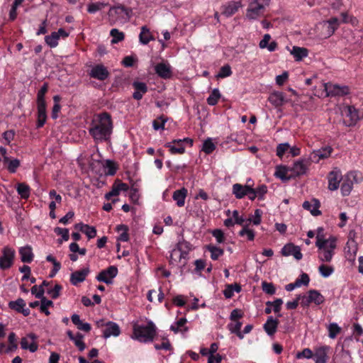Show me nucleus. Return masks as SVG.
<instances>
[{
	"label": "nucleus",
	"mask_w": 363,
	"mask_h": 363,
	"mask_svg": "<svg viewBox=\"0 0 363 363\" xmlns=\"http://www.w3.org/2000/svg\"><path fill=\"white\" fill-rule=\"evenodd\" d=\"M113 130V123L109 113L104 112L99 115L97 122L92 121L89 129V134L96 141H106L109 139Z\"/></svg>",
	"instance_id": "f257e3e1"
},
{
	"label": "nucleus",
	"mask_w": 363,
	"mask_h": 363,
	"mask_svg": "<svg viewBox=\"0 0 363 363\" xmlns=\"http://www.w3.org/2000/svg\"><path fill=\"white\" fill-rule=\"evenodd\" d=\"M133 335L141 342H152L156 335V327L152 321H149L146 325L135 326Z\"/></svg>",
	"instance_id": "f03ea898"
},
{
	"label": "nucleus",
	"mask_w": 363,
	"mask_h": 363,
	"mask_svg": "<svg viewBox=\"0 0 363 363\" xmlns=\"http://www.w3.org/2000/svg\"><path fill=\"white\" fill-rule=\"evenodd\" d=\"M271 0H252L246 10V18L250 21L256 20L264 16L266 7Z\"/></svg>",
	"instance_id": "7ed1b4c3"
},
{
	"label": "nucleus",
	"mask_w": 363,
	"mask_h": 363,
	"mask_svg": "<svg viewBox=\"0 0 363 363\" xmlns=\"http://www.w3.org/2000/svg\"><path fill=\"white\" fill-rule=\"evenodd\" d=\"M341 113L344 117L343 123L347 127L355 125L360 119L359 111L354 106H344Z\"/></svg>",
	"instance_id": "20e7f679"
},
{
	"label": "nucleus",
	"mask_w": 363,
	"mask_h": 363,
	"mask_svg": "<svg viewBox=\"0 0 363 363\" xmlns=\"http://www.w3.org/2000/svg\"><path fill=\"white\" fill-rule=\"evenodd\" d=\"M131 14L132 9L123 5L111 7L108 11L109 16L114 18L115 21L128 20Z\"/></svg>",
	"instance_id": "39448f33"
},
{
	"label": "nucleus",
	"mask_w": 363,
	"mask_h": 363,
	"mask_svg": "<svg viewBox=\"0 0 363 363\" xmlns=\"http://www.w3.org/2000/svg\"><path fill=\"white\" fill-rule=\"evenodd\" d=\"M325 91L328 96H342L350 94L349 86H340L331 83L325 84Z\"/></svg>",
	"instance_id": "423d86ee"
},
{
	"label": "nucleus",
	"mask_w": 363,
	"mask_h": 363,
	"mask_svg": "<svg viewBox=\"0 0 363 363\" xmlns=\"http://www.w3.org/2000/svg\"><path fill=\"white\" fill-rule=\"evenodd\" d=\"M118 274V268L116 266H109L106 269L101 271L96 276L97 281L106 284L113 283V279Z\"/></svg>",
	"instance_id": "0eeeda50"
},
{
	"label": "nucleus",
	"mask_w": 363,
	"mask_h": 363,
	"mask_svg": "<svg viewBox=\"0 0 363 363\" xmlns=\"http://www.w3.org/2000/svg\"><path fill=\"white\" fill-rule=\"evenodd\" d=\"M2 254L0 257V268L1 269H7L13 264L15 250L6 246L3 248Z\"/></svg>",
	"instance_id": "6e6552de"
},
{
	"label": "nucleus",
	"mask_w": 363,
	"mask_h": 363,
	"mask_svg": "<svg viewBox=\"0 0 363 363\" xmlns=\"http://www.w3.org/2000/svg\"><path fill=\"white\" fill-rule=\"evenodd\" d=\"M335 247L336 239H333L328 247L318 250L319 260L322 262H330L332 260Z\"/></svg>",
	"instance_id": "1a4fd4ad"
},
{
	"label": "nucleus",
	"mask_w": 363,
	"mask_h": 363,
	"mask_svg": "<svg viewBox=\"0 0 363 363\" xmlns=\"http://www.w3.org/2000/svg\"><path fill=\"white\" fill-rule=\"evenodd\" d=\"M38 337L34 333H29L26 337L21 340V347L23 350H28L30 352H35L38 348L36 342Z\"/></svg>",
	"instance_id": "9d476101"
},
{
	"label": "nucleus",
	"mask_w": 363,
	"mask_h": 363,
	"mask_svg": "<svg viewBox=\"0 0 363 363\" xmlns=\"http://www.w3.org/2000/svg\"><path fill=\"white\" fill-rule=\"evenodd\" d=\"M339 27V20L336 17L330 18L322 23L323 35L325 38H329Z\"/></svg>",
	"instance_id": "9b49d317"
},
{
	"label": "nucleus",
	"mask_w": 363,
	"mask_h": 363,
	"mask_svg": "<svg viewBox=\"0 0 363 363\" xmlns=\"http://www.w3.org/2000/svg\"><path fill=\"white\" fill-rule=\"evenodd\" d=\"M328 189L330 191L337 190L340 186L341 180L343 179L342 173L340 169L335 168L331 171L328 176Z\"/></svg>",
	"instance_id": "f8f14e48"
},
{
	"label": "nucleus",
	"mask_w": 363,
	"mask_h": 363,
	"mask_svg": "<svg viewBox=\"0 0 363 363\" xmlns=\"http://www.w3.org/2000/svg\"><path fill=\"white\" fill-rule=\"evenodd\" d=\"M309 163L308 160L304 159L295 162L293 167H290L292 177L305 174L308 170Z\"/></svg>",
	"instance_id": "ddd939ff"
},
{
	"label": "nucleus",
	"mask_w": 363,
	"mask_h": 363,
	"mask_svg": "<svg viewBox=\"0 0 363 363\" xmlns=\"http://www.w3.org/2000/svg\"><path fill=\"white\" fill-rule=\"evenodd\" d=\"M281 253L285 257L293 255L296 260H300L303 257L300 247L295 245L293 243H288L282 247Z\"/></svg>",
	"instance_id": "4468645a"
},
{
	"label": "nucleus",
	"mask_w": 363,
	"mask_h": 363,
	"mask_svg": "<svg viewBox=\"0 0 363 363\" xmlns=\"http://www.w3.org/2000/svg\"><path fill=\"white\" fill-rule=\"evenodd\" d=\"M89 75L91 78H94L100 81H104L108 77L109 72L104 65H96L91 68Z\"/></svg>",
	"instance_id": "2eb2a0df"
},
{
	"label": "nucleus",
	"mask_w": 363,
	"mask_h": 363,
	"mask_svg": "<svg viewBox=\"0 0 363 363\" xmlns=\"http://www.w3.org/2000/svg\"><path fill=\"white\" fill-rule=\"evenodd\" d=\"M355 178V172H350L343 178V182L341 185V193L343 196H348L350 194L353 186L352 180H355L357 182Z\"/></svg>",
	"instance_id": "dca6fc26"
},
{
	"label": "nucleus",
	"mask_w": 363,
	"mask_h": 363,
	"mask_svg": "<svg viewBox=\"0 0 363 363\" xmlns=\"http://www.w3.org/2000/svg\"><path fill=\"white\" fill-rule=\"evenodd\" d=\"M10 308L22 313L24 316L30 315V309L26 307V302L23 298H18L16 301H12L9 303Z\"/></svg>",
	"instance_id": "f3484780"
},
{
	"label": "nucleus",
	"mask_w": 363,
	"mask_h": 363,
	"mask_svg": "<svg viewBox=\"0 0 363 363\" xmlns=\"http://www.w3.org/2000/svg\"><path fill=\"white\" fill-rule=\"evenodd\" d=\"M89 272V268L87 267L81 270L72 272L70 275L71 284L74 286H77L79 283L83 282L86 279Z\"/></svg>",
	"instance_id": "a211bd4d"
},
{
	"label": "nucleus",
	"mask_w": 363,
	"mask_h": 363,
	"mask_svg": "<svg viewBox=\"0 0 363 363\" xmlns=\"http://www.w3.org/2000/svg\"><path fill=\"white\" fill-rule=\"evenodd\" d=\"M333 149L330 147H325L314 150L310 156V160L315 162H318L320 160L325 159L330 157Z\"/></svg>",
	"instance_id": "6ab92c4d"
},
{
	"label": "nucleus",
	"mask_w": 363,
	"mask_h": 363,
	"mask_svg": "<svg viewBox=\"0 0 363 363\" xmlns=\"http://www.w3.org/2000/svg\"><path fill=\"white\" fill-rule=\"evenodd\" d=\"M268 101L276 108L283 106L288 101L285 98V94L281 91H274L271 93L269 96Z\"/></svg>",
	"instance_id": "aec40b11"
},
{
	"label": "nucleus",
	"mask_w": 363,
	"mask_h": 363,
	"mask_svg": "<svg viewBox=\"0 0 363 363\" xmlns=\"http://www.w3.org/2000/svg\"><path fill=\"white\" fill-rule=\"evenodd\" d=\"M121 330L118 325L114 322L108 321L106 323V329L103 332V337L108 338L111 336L117 337L120 335Z\"/></svg>",
	"instance_id": "412c9836"
},
{
	"label": "nucleus",
	"mask_w": 363,
	"mask_h": 363,
	"mask_svg": "<svg viewBox=\"0 0 363 363\" xmlns=\"http://www.w3.org/2000/svg\"><path fill=\"white\" fill-rule=\"evenodd\" d=\"M279 323L278 319L274 318L273 316H269L263 325V328L268 335L272 336L277 332Z\"/></svg>",
	"instance_id": "4be33fe9"
},
{
	"label": "nucleus",
	"mask_w": 363,
	"mask_h": 363,
	"mask_svg": "<svg viewBox=\"0 0 363 363\" xmlns=\"http://www.w3.org/2000/svg\"><path fill=\"white\" fill-rule=\"evenodd\" d=\"M241 6L240 1H230L222 6V14L226 17H230L235 13Z\"/></svg>",
	"instance_id": "5701e85b"
},
{
	"label": "nucleus",
	"mask_w": 363,
	"mask_h": 363,
	"mask_svg": "<svg viewBox=\"0 0 363 363\" xmlns=\"http://www.w3.org/2000/svg\"><path fill=\"white\" fill-rule=\"evenodd\" d=\"M133 87L135 89L133 97L136 100H140L143 95L147 91V86L145 82H133Z\"/></svg>",
	"instance_id": "b1692460"
},
{
	"label": "nucleus",
	"mask_w": 363,
	"mask_h": 363,
	"mask_svg": "<svg viewBox=\"0 0 363 363\" xmlns=\"http://www.w3.org/2000/svg\"><path fill=\"white\" fill-rule=\"evenodd\" d=\"M155 72L163 79H169L172 72L169 65L164 63H159L155 67Z\"/></svg>",
	"instance_id": "393cba45"
},
{
	"label": "nucleus",
	"mask_w": 363,
	"mask_h": 363,
	"mask_svg": "<svg viewBox=\"0 0 363 363\" xmlns=\"http://www.w3.org/2000/svg\"><path fill=\"white\" fill-rule=\"evenodd\" d=\"M320 202L317 199H313L312 201H306L303 203V208L309 211L313 216H317L321 214V211L318 210Z\"/></svg>",
	"instance_id": "a878e982"
},
{
	"label": "nucleus",
	"mask_w": 363,
	"mask_h": 363,
	"mask_svg": "<svg viewBox=\"0 0 363 363\" xmlns=\"http://www.w3.org/2000/svg\"><path fill=\"white\" fill-rule=\"evenodd\" d=\"M19 255L21 256V260L26 263H30L34 257L32 248L29 245L21 247L19 249Z\"/></svg>",
	"instance_id": "bb28decb"
},
{
	"label": "nucleus",
	"mask_w": 363,
	"mask_h": 363,
	"mask_svg": "<svg viewBox=\"0 0 363 363\" xmlns=\"http://www.w3.org/2000/svg\"><path fill=\"white\" fill-rule=\"evenodd\" d=\"M329 347L323 346L315 350L314 354V360L316 363H326L328 359L327 355Z\"/></svg>",
	"instance_id": "cd10ccee"
},
{
	"label": "nucleus",
	"mask_w": 363,
	"mask_h": 363,
	"mask_svg": "<svg viewBox=\"0 0 363 363\" xmlns=\"http://www.w3.org/2000/svg\"><path fill=\"white\" fill-rule=\"evenodd\" d=\"M186 195L187 189L185 188H182L180 189L176 190L173 193L172 198L177 202V205L179 207H182L184 206Z\"/></svg>",
	"instance_id": "c85d7f7f"
},
{
	"label": "nucleus",
	"mask_w": 363,
	"mask_h": 363,
	"mask_svg": "<svg viewBox=\"0 0 363 363\" xmlns=\"http://www.w3.org/2000/svg\"><path fill=\"white\" fill-rule=\"evenodd\" d=\"M155 38L152 34L150 33V29L146 26L141 27V31L139 34L140 43L143 45L148 44L151 40H154Z\"/></svg>",
	"instance_id": "c756f323"
},
{
	"label": "nucleus",
	"mask_w": 363,
	"mask_h": 363,
	"mask_svg": "<svg viewBox=\"0 0 363 363\" xmlns=\"http://www.w3.org/2000/svg\"><path fill=\"white\" fill-rule=\"evenodd\" d=\"M290 53L294 56L296 61H301L308 55V50L306 48L294 46Z\"/></svg>",
	"instance_id": "7c9ffc66"
},
{
	"label": "nucleus",
	"mask_w": 363,
	"mask_h": 363,
	"mask_svg": "<svg viewBox=\"0 0 363 363\" xmlns=\"http://www.w3.org/2000/svg\"><path fill=\"white\" fill-rule=\"evenodd\" d=\"M250 186L235 184L233 185V193L237 199H242L247 194V191Z\"/></svg>",
	"instance_id": "2f4dec72"
},
{
	"label": "nucleus",
	"mask_w": 363,
	"mask_h": 363,
	"mask_svg": "<svg viewBox=\"0 0 363 363\" xmlns=\"http://www.w3.org/2000/svg\"><path fill=\"white\" fill-rule=\"evenodd\" d=\"M289 172H290V167L279 166L277 167L274 175L282 181L287 182L292 178L291 174L290 175H287Z\"/></svg>",
	"instance_id": "473e14b6"
},
{
	"label": "nucleus",
	"mask_w": 363,
	"mask_h": 363,
	"mask_svg": "<svg viewBox=\"0 0 363 363\" xmlns=\"http://www.w3.org/2000/svg\"><path fill=\"white\" fill-rule=\"evenodd\" d=\"M307 294H309V298L311 303L315 305H320L325 301V297L318 290L311 289L309 290Z\"/></svg>",
	"instance_id": "72a5a7b5"
},
{
	"label": "nucleus",
	"mask_w": 363,
	"mask_h": 363,
	"mask_svg": "<svg viewBox=\"0 0 363 363\" xmlns=\"http://www.w3.org/2000/svg\"><path fill=\"white\" fill-rule=\"evenodd\" d=\"M241 291V286L239 284H228L223 291V294L226 298H230L234 296V292L239 293Z\"/></svg>",
	"instance_id": "f704fd0d"
},
{
	"label": "nucleus",
	"mask_w": 363,
	"mask_h": 363,
	"mask_svg": "<svg viewBox=\"0 0 363 363\" xmlns=\"http://www.w3.org/2000/svg\"><path fill=\"white\" fill-rule=\"evenodd\" d=\"M242 323L240 321H233L228 325V328L231 333L236 334L240 339H243V334L240 331Z\"/></svg>",
	"instance_id": "c9c22d12"
},
{
	"label": "nucleus",
	"mask_w": 363,
	"mask_h": 363,
	"mask_svg": "<svg viewBox=\"0 0 363 363\" xmlns=\"http://www.w3.org/2000/svg\"><path fill=\"white\" fill-rule=\"evenodd\" d=\"M16 191L22 199H27L30 196V188L26 183L18 184Z\"/></svg>",
	"instance_id": "e433bc0d"
},
{
	"label": "nucleus",
	"mask_w": 363,
	"mask_h": 363,
	"mask_svg": "<svg viewBox=\"0 0 363 363\" xmlns=\"http://www.w3.org/2000/svg\"><path fill=\"white\" fill-rule=\"evenodd\" d=\"M206 249L211 252V258L213 260H217L219 257L222 256L224 250L213 245H208L206 246Z\"/></svg>",
	"instance_id": "4c0bfd02"
},
{
	"label": "nucleus",
	"mask_w": 363,
	"mask_h": 363,
	"mask_svg": "<svg viewBox=\"0 0 363 363\" xmlns=\"http://www.w3.org/2000/svg\"><path fill=\"white\" fill-rule=\"evenodd\" d=\"M191 250V245L189 242L182 239L179 240L177 245V249H174L172 251V254L171 255V258H172L173 254L176 253L177 251H184V253L186 254V252H189Z\"/></svg>",
	"instance_id": "58836bf2"
},
{
	"label": "nucleus",
	"mask_w": 363,
	"mask_h": 363,
	"mask_svg": "<svg viewBox=\"0 0 363 363\" xmlns=\"http://www.w3.org/2000/svg\"><path fill=\"white\" fill-rule=\"evenodd\" d=\"M333 239H336L334 237H330L328 239H325L323 235H319L316 236V242L315 245L318 247V250L328 247V245L330 244V240Z\"/></svg>",
	"instance_id": "ea45409f"
},
{
	"label": "nucleus",
	"mask_w": 363,
	"mask_h": 363,
	"mask_svg": "<svg viewBox=\"0 0 363 363\" xmlns=\"http://www.w3.org/2000/svg\"><path fill=\"white\" fill-rule=\"evenodd\" d=\"M110 35L112 37L111 43L116 44L124 40L125 35L123 32L119 31L117 28L111 30Z\"/></svg>",
	"instance_id": "a19ab883"
},
{
	"label": "nucleus",
	"mask_w": 363,
	"mask_h": 363,
	"mask_svg": "<svg viewBox=\"0 0 363 363\" xmlns=\"http://www.w3.org/2000/svg\"><path fill=\"white\" fill-rule=\"evenodd\" d=\"M58 40L59 38L57 35V33L52 32L50 35H46L45 37V43L50 47V48H55L58 45Z\"/></svg>",
	"instance_id": "79ce46f5"
},
{
	"label": "nucleus",
	"mask_w": 363,
	"mask_h": 363,
	"mask_svg": "<svg viewBox=\"0 0 363 363\" xmlns=\"http://www.w3.org/2000/svg\"><path fill=\"white\" fill-rule=\"evenodd\" d=\"M164 147L169 148L170 153L172 155L184 154L185 152V147L182 145L176 147L172 145V143H165Z\"/></svg>",
	"instance_id": "37998d69"
},
{
	"label": "nucleus",
	"mask_w": 363,
	"mask_h": 363,
	"mask_svg": "<svg viewBox=\"0 0 363 363\" xmlns=\"http://www.w3.org/2000/svg\"><path fill=\"white\" fill-rule=\"evenodd\" d=\"M117 231L123 230V233L118 236V241L127 242L129 239L128 233V228L125 225H118L116 227Z\"/></svg>",
	"instance_id": "c03bdc74"
},
{
	"label": "nucleus",
	"mask_w": 363,
	"mask_h": 363,
	"mask_svg": "<svg viewBox=\"0 0 363 363\" xmlns=\"http://www.w3.org/2000/svg\"><path fill=\"white\" fill-rule=\"evenodd\" d=\"M40 299V312L45 313L46 315H50V311L48 309V307L52 306L53 302L50 300L47 299L45 297Z\"/></svg>",
	"instance_id": "a18cd8bd"
},
{
	"label": "nucleus",
	"mask_w": 363,
	"mask_h": 363,
	"mask_svg": "<svg viewBox=\"0 0 363 363\" xmlns=\"http://www.w3.org/2000/svg\"><path fill=\"white\" fill-rule=\"evenodd\" d=\"M220 98V94L218 89H214L207 99V103L211 106L216 105Z\"/></svg>",
	"instance_id": "49530a36"
},
{
	"label": "nucleus",
	"mask_w": 363,
	"mask_h": 363,
	"mask_svg": "<svg viewBox=\"0 0 363 363\" xmlns=\"http://www.w3.org/2000/svg\"><path fill=\"white\" fill-rule=\"evenodd\" d=\"M83 338L84 335L80 333H77L75 335L74 340H72L74 345L78 347L79 351H83L86 347L85 344L83 342Z\"/></svg>",
	"instance_id": "de8ad7c7"
},
{
	"label": "nucleus",
	"mask_w": 363,
	"mask_h": 363,
	"mask_svg": "<svg viewBox=\"0 0 363 363\" xmlns=\"http://www.w3.org/2000/svg\"><path fill=\"white\" fill-rule=\"evenodd\" d=\"M283 301L281 298H277L274 301H267L266 306H273V311L276 313H279L281 308Z\"/></svg>",
	"instance_id": "09e8293b"
},
{
	"label": "nucleus",
	"mask_w": 363,
	"mask_h": 363,
	"mask_svg": "<svg viewBox=\"0 0 363 363\" xmlns=\"http://www.w3.org/2000/svg\"><path fill=\"white\" fill-rule=\"evenodd\" d=\"M318 270L320 274L323 277H330L333 272H334V268L331 266H328L325 264H321L318 267Z\"/></svg>",
	"instance_id": "8fccbe9b"
},
{
	"label": "nucleus",
	"mask_w": 363,
	"mask_h": 363,
	"mask_svg": "<svg viewBox=\"0 0 363 363\" xmlns=\"http://www.w3.org/2000/svg\"><path fill=\"white\" fill-rule=\"evenodd\" d=\"M239 235L241 237L247 235V240L252 241L255 239V234L253 230L249 229L247 225H245L239 232Z\"/></svg>",
	"instance_id": "3c124183"
},
{
	"label": "nucleus",
	"mask_w": 363,
	"mask_h": 363,
	"mask_svg": "<svg viewBox=\"0 0 363 363\" xmlns=\"http://www.w3.org/2000/svg\"><path fill=\"white\" fill-rule=\"evenodd\" d=\"M216 149V145L211 141V139L208 138L203 144L202 150L206 154H211Z\"/></svg>",
	"instance_id": "603ef678"
},
{
	"label": "nucleus",
	"mask_w": 363,
	"mask_h": 363,
	"mask_svg": "<svg viewBox=\"0 0 363 363\" xmlns=\"http://www.w3.org/2000/svg\"><path fill=\"white\" fill-rule=\"evenodd\" d=\"M262 289L264 293L269 294V295H273L276 292V289L274 287V285L272 283L262 281Z\"/></svg>",
	"instance_id": "864d4df0"
},
{
	"label": "nucleus",
	"mask_w": 363,
	"mask_h": 363,
	"mask_svg": "<svg viewBox=\"0 0 363 363\" xmlns=\"http://www.w3.org/2000/svg\"><path fill=\"white\" fill-rule=\"evenodd\" d=\"M62 287L60 284H55L53 289H48L47 293L50 296V297L53 299L57 298L60 295V291Z\"/></svg>",
	"instance_id": "5fc2aeb1"
},
{
	"label": "nucleus",
	"mask_w": 363,
	"mask_h": 363,
	"mask_svg": "<svg viewBox=\"0 0 363 363\" xmlns=\"http://www.w3.org/2000/svg\"><path fill=\"white\" fill-rule=\"evenodd\" d=\"M166 121H167V118H164L163 116L157 118V119L154 120L152 122L153 128L156 130H160V129H164V123Z\"/></svg>",
	"instance_id": "6e6d98bb"
},
{
	"label": "nucleus",
	"mask_w": 363,
	"mask_h": 363,
	"mask_svg": "<svg viewBox=\"0 0 363 363\" xmlns=\"http://www.w3.org/2000/svg\"><path fill=\"white\" fill-rule=\"evenodd\" d=\"M341 328L337 323H330L328 326L329 337L334 339L337 335L340 332Z\"/></svg>",
	"instance_id": "4d7b16f0"
},
{
	"label": "nucleus",
	"mask_w": 363,
	"mask_h": 363,
	"mask_svg": "<svg viewBox=\"0 0 363 363\" xmlns=\"http://www.w3.org/2000/svg\"><path fill=\"white\" fill-rule=\"evenodd\" d=\"M231 74H232V71H231V68H230V65H225L220 69V71L217 74V77L225 78V77L230 76Z\"/></svg>",
	"instance_id": "13d9d810"
},
{
	"label": "nucleus",
	"mask_w": 363,
	"mask_h": 363,
	"mask_svg": "<svg viewBox=\"0 0 363 363\" xmlns=\"http://www.w3.org/2000/svg\"><path fill=\"white\" fill-rule=\"evenodd\" d=\"M8 164L7 169L11 173H14L16 172L17 168L20 165V161L18 159L9 160L6 162Z\"/></svg>",
	"instance_id": "bf43d9fd"
},
{
	"label": "nucleus",
	"mask_w": 363,
	"mask_h": 363,
	"mask_svg": "<svg viewBox=\"0 0 363 363\" xmlns=\"http://www.w3.org/2000/svg\"><path fill=\"white\" fill-rule=\"evenodd\" d=\"M212 235L216 238L217 242L223 243L225 242V235L220 229H214L211 232Z\"/></svg>",
	"instance_id": "052dcab7"
},
{
	"label": "nucleus",
	"mask_w": 363,
	"mask_h": 363,
	"mask_svg": "<svg viewBox=\"0 0 363 363\" xmlns=\"http://www.w3.org/2000/svg\"><path fill=\"white\" fill-rule=\"evenodd\" d=\"M105 4L101 2L92 3L88 6L87 11L90 13H94L96 11L102 9Z\"/></svg>",
	"instance_id": "680f3d73"
},
{
	"label": "nucleus",
	"mask_w": 363,
	"mask_h": 363,
	"mask_svg": "<svg viewBox=\"0 0 363 363\" xmlns=\"http://www.w3.org/2000/svg\"><path fill=\"white\" fill-rule=\"evenodd\" d=\"M48 83H44L41 86L37 94V101H45V95L48 91Z\"/></svg>",
	"instance_id": "e2e57ef3"
},
{
	"label": "nucleus",
	"mask_w": 363,
	"mask_h": 363,
	"mask_svg": "<svg viewBox=\"0 0 363 363\" xmlns=\"http://www.w3.org/2000/svg\"><path fill=\"white\" fill-rule=\"evenodd\" d=\"M83 233H84L89 239H92L96 236V229L94 226L87 225Z\"/></svg>",
	"instance_id": "0e129e2a"
},
{
	"label": "nucleus",
	"mask_w": 363,
	"mask_h": 363,
	"mask_svg": "<svg viewBox=\"0 0 363 363\" xmlns=\"http://www.w3.org/2000/svg\"><path fill=\"white\" fill-rule=\"evenodd\" d=\"M54 231L57 235H62V238L63 240L67 241L69 240V230L67 228H61L60 227H56Z\"/></svg>",
	"instance_id": "69168bd1"
},
{
	"label": "nucleus",
	"mask_w": 363,
	"mask_h": 363,
	"mask_svg": "<svg viewBox=\"0 0 363 363\" xmlns=\"http://www.w3.org/2000/svg\"><path fill=\"white\" fill-rule=\"evenodd\" d=\"M254 190L256 192L258 199L262 200L264 199V194L267 192V187L265 184H262L256 189H254Z\"/></svg>",
	"instance_id": "338daca9"
},
{
	"label": "nucleus",
	"mask_w": 363,
	"mask_h": 363,
	"mask_svg": "<svg viewBox=\"0 0 363 363\" xmlns=\"http://www.w3.org/2000/svg\"><path fill=\"white\" fill-rule=\"evenodd\" d=\"M290 146L289 143H281L277 147V155L279 157H282L285 152L289 149Z\"/></svg>",
	"instance_id": "774afa93"
}]
</instances>
